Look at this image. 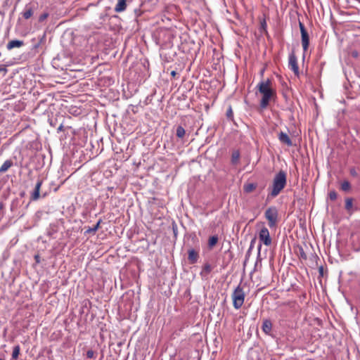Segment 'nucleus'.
I'll use <instances>...</instances> for the list:
<instances>
[{"label":"nucleus","instance_id":"f257e3e1","mask_svg":"<svg viewBox=\"0 0 360 360\" xmlns=\"http://www.w3.org/2000/svg\"><path fill=\"white\" fill-rule=\"evenodd\" d=\"M287 183L286 173L281 170L274 177L272 186L269 188L270 190L268 197L275 198L279 195L281 191L285 188Z\"/></svg>","mask_w":360,"mask_h":360},{"label":"nucleus","instance_id":"f03ea898","mask_svg":"<svg viewBox=\"0 0 360 360\" xmlns=\"http://www.w3.org/2000/svg\"><path fill=\"white\" fill-rule=\"evenodd\" d=\"M247 283L240 282L239 285L234 289L231 297L233 300V306L236 309H239L243 304L245 297V288Z\"/></svg>","mask_w":360,"mask_h":360},{"label":"nucleus","instance_id":"7ed1b4c3","mask_svg":"<svg viewBox=\"0 0 360 360\" xmlns=\"http://www.w3.org/2000/svg\"><path fill=\"white\" fill-rule=\"evenodd\" d=\"M265 218L268 221V225L270 228H275L278 223V212L275 206L268 207L264 213Z\"/></svg>","mask_w":360,"mask_h":360},{"label":"nucleus","instance_id":"20e7f679","mask_svg":"<svg viewBox=\"0 0 360 360\" xmlns=\"http://www.w3.org/2000/svg\"><path fill=\"white\" fill-rule=\"evenodd\" d=\"M259 239L261 243L259 245L257 248L258 255H260L262 243H264L266 246H270L272 243L269 231L266 227L264 226L261 229L259 233Z\"/></svg>","mask_w":360,"mask_h":360},{"label":"nucleus","instance_id":"39448f33","mask_svg":"<svg viewBox=\"0 0 360 360\" xmlns=\"http://www.w3.org/2000/svg\"><path fill=\"white\" fill-rule=\"evenodd\" d=\"M262 96L259 106L261 109H265L269 104V101L275 97L276 91H259Z\"/></svg>","mask_w":360,"mask_h":360},{"label":"nucleus","instance_id":"423d86ee","mask_svg":"<svg viewBox=\"0 0 360 360\" xmlns=\"http://www.w3.org/2000/svg\"><path fill=\"white\" fill-rule=\"evenodd\" d=\"M299 27L301 32L302 46L304 51L306 52L309 46V36L302 22H299Z\"/></svg>","mask_w":360,"mask_h":360},{"label":"nucleus","instance_id":"0eeeda50","mask_svg":"<svg viewBox=\"0 0 360 360\" xmlns=\"http://www.w3.org/2000/svg\"><path fill=\"white\" fill-rule=\"evenodd\" d=\"M288 65L290 70L295 73V75L299 74V67L297 64V59L294 53L289 56Z\"/></svg>","mask_w":360,"mask_h":360},{"label":"nucleus","instance_id":"6e6552de","mask_svg":"<svg viewBox=\"0 0 360 360\" xmlns=\"http://www.w3.org/2000/svg\"><path fill=\"white\" fill-rule=\"evenodd\" d=\"M43 184V180L39 178L34 186V191L30 194V200L32 201H36L39 199L40 197V188Z\"/></svg>","mask_w":360,"mask_h":360},{"label":"nucleus","instance_id":"1a4fd4ad","mask_svg":"<svg viewBox=\"0 0 360 360\" xmlns=\"http://www.w3.org/2000/svg\"><path fill=\"white\" fill-rule=\"evenodd\" d=\"M259 90H273L272 80L269 78L258 84Z\"/></svg>","mask_w":360,"mask_h":360},{"label":"nucleus","instance_id":"9d476101","mask_svg":"<svg viewBox=\"0 0 360 360\" xmlns=\"http://www.w3.org/2000/svg\"><path fill=\"white\" fill-rule=\"evenodd\" d=\"M188 259L190 264H194L198 262L199 258L198 252H196L194 249H190L188 251Z\"/></svg>","mask_w":360,"mask_h":360},{"label":"nucleus","instance_id":"9b49d317","mask_svg":"<svg viewBox=\"0 0 360 360\" xmlns=\"http://www.w3.org/2000/svg\"><path fill=\"white\" fill-rule=\"evenodd\" d=\"M278 139L282 143H284L288 146H292V142L290 138L289 137V136L283 131H281L279 133Z\"/></svg>","mask_w":360,"mask_h":360},{"label":"nucleus","instance_id":"f8f14e48","mask_svg":"<svg viewBox=\"0 0 360 360\" xmlns=\"http://www.w3.org/2000/svg\"><path fill=\"white\" fill-rule=\"evenodd\" d=\"M213 267L208 262L203 264L200 275L202 278H206L212 271Z\"/></svg>","mask_w":360,"mask_h":360},{"label":"nucleus","instance_id":"ddd939ff","mask_svg":"<svg viewBox=\"0 0 360 360\" xmlns=\"http://www.w3.org/2000/svg\"><path fill=\"white\" fill-rule=\"evenodd\" d=\"M262 328L265 334L269 335L272 330V323L271 320L264 319L262 322Z\"/></svg>","mask_w":360,"mask_h":360},{"label":"nucleus","instance_id":"4468645a","mask_svg":"<svg viewBox=\"0 0 360 360\" xmlns=\"http://www.w3.org/2000/svg\"><path fill=\"white\" fill-rule=\"evenodd\" d=\"M353 198H345V210L347 213L349 214H353L354 210L356 209H354L353 207Z\"/></svg>","mask_w":360,"mask_h":360},{"label":"nucleus","instance_id":"2eb2a0df","mask_svg":"<svg viewBox=\"0 0 360 360\" xmlns=\"http://www.w3.org/2000/svg\"><path fill=\"white\" fill-rule=\"evenodd\" d=\"M23 44L24 42L21 40H11L7 44L6 48L8 50H11L14 48H20Z\"/></svg>","mask_w":360,"mask_h":360},{"label":"nucleus","instance_id":"dca6fc26","mask_svg":"<svg viewBox=\"0 0 360 360\" xmlns=\"http://www.w3.org/2000/svg\"><path fill=\"white\" fill-rule=\"evenodd\" d=\"M127 8L126 0H118L117 4L115 7V11L120 13L124 11Z\"/></svg>","mask_w":360,"mask_h":360},{"label":"nucleus","instance_id":"f3484780","mask_svg":"<svg viewBox=\"0 0 360 360\" xmlns=\"http://www.w3.org/2000/svg\"><path fill=\"white\" fill-rule=\"evenodd\" d=\"M13 165V162L11 160H6L0 167V173L1 174L5 173Z\"/></svg>","mask_w":360,"mask_h":360},{"label":"nucleus","instance_id":"a211bd4d","mask_svg":"<svg viewBox=\"0 0 360 360\" xmlns=\"http://www.w3.org/2000/svg\"><path fill=\"white\" fill-rule=\"evenodd\" d=\"M257 184L256 183H247L243 186V191L245 193H251L256 189Z\"/></svg>","mask_w":360,"mask_h":360},{"label":"nucleus","instance_id":"6ab92c4d","mask_svg":"<svg viewBox=\"0 0 360 360\" xmlns=\"http://www.w3.org/2000/svg\"><path fill=\"white\" fill-rule=\"evenodd\" d=\"M22 15L25 19L27 20L32 16L33 9L31 7L26 6L25 11L22 13Z\"/></svg>","mask_w":360,"mask_h":360},{"label":"nucleus","instance_id":"aec40b11","mask_svg":"<svg viewBox=\"0 0 360 360\" xmlns=\"http://www.w3.org/2000/svg\"><path fill=\"white\" fill-rule=\"evenodd\" d=\"M240 154L239 150H236L233 151V153L231 154L232 164L236 165L238 162L239 159H240Z\"/></svg>","mask_w":360,"mask_h":360},{"label":"nucleus","instance_id":"412c9836","mask_svg":"<svg viewBox=\"0 0 360 360\" xmlns=\"http://www.w3.org/2000/svg\"><path fill=\"white\" fill-rule=\"evenodd\" d=\"M102 220L99 219L97 224L92 228L89 227L84 232L85 234L87 233H95L97 230L99 229L100 224L101 223Z\"/></svg>","mask_w":360,"mask_h":360},{"label":"nucleus","instance_id":"4be33fe9","mask_svg":"<svg viewBox=\"0 0 360 360\" xmlns=\"http://www.w3.org/2000/svg\"><path fill=\"white\" fill-rule=\"evenodd\" d=\"M255 242H256V238H254L251 240L250 241V247L246 252V255H245V259L248 260L249 259V257H250V255L252 253V251L254 248V246H255Z\"/></svg>","mask_w":360,"mask_h":360},{"label":"nucleus","instance_id":"5701e85b","mask_svg":"<svg viewBox=\"0 0 360 360\" xmlns=\"http://www.w3.org/2000/svg\"><path fill=\"white\" fill-rule=\"evenodd\" d=\"M186 131L181 126H178L176 131V135L179 139H183L185 136Z\"/></svg>","mask_w":360,"mask_h":360},{"label":"nucleus","instance_id":"b1692460","mask_svg":"<svg viewBox=\"0 0 360 360\" xmlns=\"http://www.w3.org/2000/svg\"><path fill=\"white\" fill-rule=\"evenodd\" d=\"M20 352V347L19 345H15L13 349L12 359H17L19 356Z\"/></svg>","mask_w":360,"mask_h":360},{"label":"nucleus","instance_id":"393cba45","mask_svg":"<svg viewBox=\"0 0 360 360\" xmlns=\"http://www.w3.org/2000/svg\"><path fill=\"white\" fill-rule=\"evenodd\" d=\"M218 236H212L209 238L208 240V245L210 248H212L214 247L218 242Z\"/></svg>","mask_w":360,"mask_h":360},{"label":"nucleus","instance_id":"a878e982","mask_svg":"<svg viewBox=\"0 0 360 360\" xmlns=\"http://www.w3.org/2000/svg\"><path fill=\"white\" fill-rule=\"evenodd\" d=\"M340 187H341V189L343 191H348L351 188V185H350V183L348 181H344L341 184V186Z\"/></svg>","mask_w":360,"mask_h":360},{"label":"nucleus","instance_id":"bb28decb","mask_svg":"<svg viewBox=\"0 0 360 360\" xmlns=\"http://www.w3.org/2000/svg\"><path fill=\"white\" fill-rule=\"evenodd\" d=\"M226 117L229 120H231L233 121V110H232V107L231 105H229L228 109H227V111H226Z\"/></svg>","mask_w":360,"mask_h":360},{"label":"nucleus","instance_id":"cd10ccee","mask_svg":"<svg viewBox=\"0 0 360 360\" xmlns=\"http://www.w3.org/2000/svg\"><path fill=\"white\" fill-rule=\"evenodd\" d=\"M338 198L337 192L335 190H331L328 192V198L332 200L335 201Z\"/></svg>","mask_w":360,"mask_h":360},{"label":"nucleus","instance_id":"c85d7f7f","mask_svg":"<svg viewBox=\"0 0 360 360\" xmlns=\"http://www.w3.org/2000/svg\"><path fill=\"white\" fill-rule=\"evenodd\" d=\"M6 68V65H0V73H3V76H5L8 72V70Z\"/></svg>","mask_w":360,"mask_h":360},{"label":"nucleus","instance_id":"c756f323","mask_svg":"<svg viewBox=\"0 0 360 360\" xmlns=\"http://www.w3.org/2000/svg\"><path fill=\"white\" fill-rule=\"evenodd\" d=\"M86 357L89 359L95 358V353L92 349H89L86 352Z\"/></svg>","mask_w":360,"mask_h":360},{"label":"nucleus","instance_id":"7c9ffc66","mask_svg":"<svg viewBox=\"0 0 360 360\" xmlns=\"http://www.w3.org/2000/svg\"><path fill=\"white\" fill-rule=\"evenodd\" d=\"M49 17V13H42L39 18V22H43L44 20H45L47 18Z\"/></svg>","mask_w":360,"mask_h":360},{"label":"nucleus","instance_id":"2f4dec72","mask_svg":"<svg viewBox=\"0 0 360 360\" xmlns=\"http://www.w3.org/2000/svg\"><path fill=\"white\" fill-rule=\"evenodd\" d=\"M170 75L173 78H176L177 76L179 75V72L176 70H174L171 71Z\"/></svg>","mask_w":360,"mask_h":360},{"label":"nucleus","instance_id":"473e14b6","mask_svg":"<svg viewBox=\"0 0 360 360\" xmlns=\"http://www.w3.org/2000/svg\"><path fill=\"white\" fill-rule=\"evenodd\" d=\"M350 174H351L352 176H356V175L357 174H356V171H355V169H354L350 170Z\"/></svg>","mask_w":360,"mask_h":360},{"label":"nucleus","instance_id":"72a5a7b5","mask_svg":"<svg viewBox=\"0 0 360 360\" xmlns=\"http://www.w3.org/2000/svg\"><path fill=\"white\" fill-rule=\"evenodd\" d=\"M58 131H63V124H60L58 129H57Z\"/></svg>","mask_w":360,"mask_h":360},{"label":"nucleus","instance_id":"f704fd0d","mask_svg":"<svg viewBox=\"0 0 360 360\" xmlns=\"http://www.w3.org/2000/svg\"><path fill=\"white\" fill-rule=\"evenodd\" d=\"M352 54V56H354L355 58H356L358 56L357 51H353Z\"/></svg>","mask_w":360,"mask_h":360},{"label":"nucleus","instance_id":"c9c22d12","mask_svg":"<svg viewBox=\"0 0 360 360\" xmlns=\"http://www.w3.org/2000/svg\"><path fill=\"white\" fill-rule=\"evenodd\" d=\"M5 205L3 202H0V210H4Z\"/></svg>","mask_w":360,"mask_h":360},{"label":"nucleus","instance_id":"e433bc0d","mask_svg":"<svg viewBox=\"0 0 360 360\" xmlns=\"http://www.w3.org/2000/svg\"><path fill=\"white\" fill-rule=\"evenodd\" d=\"M39 257V255H36V256H35V259H36V260H37V262H39V260H38Z\"/></svg>","mask_w":360,"mask_h":360},{"label":"nucleus","instance_id":"4c0bfd02","mask_svg":"<svg viewBox=\"0 0 360 360\" xmlns=\"http://www.w3.org/2000/svg\"><path fill=\"white\" fill-rule=\"evenodd\" d=\"M304 255H305L304 253H302V257H303ZM304 258H306V256H304Z\"/></svg>","mask_w":360,"mask_h":360},{"label":"nucleus","instance_id":"58836bf2","mask_svg":"<svg viewBox=\"0 0 360 360\" xmlns=\"http://www.w3.org/2000/svg\"><path fill=\"white\" fill-rule=\"evenodd\" d=\"M0 360H5V359H0Z\"/></svg>","mask_w":360,"mask_h":360}]
</instances>
